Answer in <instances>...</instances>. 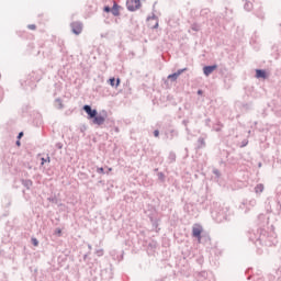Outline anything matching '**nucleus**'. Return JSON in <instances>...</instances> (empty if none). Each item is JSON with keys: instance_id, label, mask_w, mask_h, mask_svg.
<instances>
[{"instance_id": "nucleus-47", "label": "nucleus", "mask_w": 281, "mask_h": 281, "mask_svg": "<svg viewBox=\"0 0 281 281\" xmlns=\"http://www.w3.org/2000/svg\"><path fill=\"white\" fill-rule=\"evenodd\" d=\"M157 27H159V22H156V24L154 25V30H157Z\"/></svg>"}, {"instance_id": "nucleus-61", "label": "nucleus", "mask_w": 281, "mask_h": 281, "mask_svg": "<svg viewBox=\"0 0 281 281\" xmlns=\"http://www.w3.org/2000/svg\"><path fill=\"white\" fill-rule=\"evenodd\" d=\"M85 258H87V255H85Z\"/></svg>"}, {"instance_id": "nucleus-14", "label": "nucleus", "mask_w": 281, "mask_h": 281, "mask_svg": "<svg viewBox=\"0 0 281 281\" xmlns=\"http://www.w3.org/2000/svg\"><path fill=\"white\" fill-rule=\"evenodd\" d=\"M2 203L4 207H10V205H12V195L10 194L4 195Z\"/></svg>"}, {"instance_id": "nucleus-39", "label": "nucleus", "mask_w": 281, "mask_h": 281, "mask_svg": "<svg viewBox=\"0 0 281 281\" xmlns=\"http://www.w3.org/2000/svg\"><path fill=\"white\" fill-rule=\"evenodd\" d=\"M150 19L157 21V15L153 14L151 16H148V18H147V21H150Z\"/></svg>"}, {"instance_id": "nucleus-1", "label": "nucleus", "mask_w": 281, "mask_h": 281, "mask_svg": "<svg viewBox=\"0 0 281 281\" xmlns=\"http://www.w3.org/2000/svg\"><path fill=\"white\" fill-rule=\"evenodd\" d=\"M211 216L215 223H225V221H232L234 212L232 211V209H229V206L216 203L211 210Z\"/></svg>"}, {"instance_id": "nucleus-12", "label": "nucleus", "mask_w": 281, "mask_h": 281, "mask_svg": "<svg viewBox=\"0 0 281 281\" xmlns=\"http://www.w3.org/2000/svg\"><path fill=\"white\" fill-rule=\"evenodd\" d=\"M243 1H245L244 10L246 12H251L254 10V0H243Z\"/></svg>"}, {"instance_id": "nucleus-46", "label": "nucleus", "mask_w": 281, "mask_h": 281, "mask_svg": "<svg viewBox=\"0 0 281 281\" xmlns=\"http://www.w3.org/2000/svg\"><path fill=\"white\" fill-rule=\"evenodd\" d=\"M15 146H21V139H18V140L15 142Z\"/></svg>"}, {"instance_id": "nucleus-3", "label": "nucleus", "mask_w": 281, "mask_h": 281, "mask_svg": "<svg viewBox=\"0 0 281 281\" xmlns=\"http://www.w3.org/2000/svg\"><path fill=\"white\" fill-rule=\"evenodd\" d=\"M82 111H85V113H87L88 120H91L92 124H94L95 126H102V124H104V122H106V117L103 116L102 114L98 113V110L91 108V105H89V104H85L82 106Z\"/></svg>"}, {"instance_id": "nucleus-21", "label": "nucleus", "mask_w": 281, "mask_h": 281, "mask_svg": "<svg viewBox=\"0 0 281 281\" xmlns=\"http://www.w3.org/2000/svg\"><path fill=\"white\" fill-rule=\"evenodd\" d=\"M168 80H171V82H177V79L179 78L176 72L168 75Z\"/></svg>"}, {"instance_id": "nucleus-45", "label": "nucleus", "mask_w": 281, "mask_h": 281, "mask_svg": "<svg viewBox=\"0 0 281 281\" xmlns=\"http://www.w3.org/2000/svg\"><path fill=\"white\" fill-rule=\"evenodd\" d=\"M24 133L23 132H20L16 136L18 139H21L23 137Z\"/></svg>"}, {"instance_id": "nucleus-30", "label": "nucleus", "mask_w": 281, "mask_h": 281, "mask_svg": "<svg viewBox=\"0 0 281 281\" xmlns=\"http://www.w3.org/2000/svg\"><path fill=\"white\" fill-rule=\"evenodd\" d=\"M41 161H42V166H44V164H47V162L49 164L50 158L49 156H47V158H42Z\"/></svg>"}, {"instance_id": "nucleus-2", "label": "nucleus", "mask_w": 281, "mask_h": 281, "mask_svg": "<svg viewBox=\"0 0 281 281\" xmlns=\"http://www.w3.org/2000/svg\"><path fill=\"white\" fill-rule=\"evenodd\" d=\"M248 238L250 243H254L256 246L265 245L266 247H271V245H273L271 239H269L267 231L265 229L251 231L248 235Z\"/></svg>"}, {"instance_id": "nucleus-19", "label": "nucleus", "mask_w": 281, "mask_h": 281, "mask_svg": "<svg viewBox=\"0 0 281 281\" xmlns=\"http://www.w3.org/2000/svg\"><path fill=\"white\" fill-rule=\"evenodd\" d=\"M169 133V136L167 135L169 139H175V137H179V132L177 130H170Z\"/></svg>"}, {"instance_id": "nucleus-58", "label": "nucleus", "mask_w": 281, "mask_h": 281, "mask_svg": "<svg viewBox=\"0 0 281 281\" xmlns=\"http://www.w3.org/2000/svg\"><path fill=\"white\" fill-rule=\"evenodd\" d=\"M154 227H157V223H154Z\"/></svg>"}, {"instance_id": "nucleus-27", "label": "nucleus", "mask_w": 281, "mask_h": 281, "mask_svg": "<svg viewBox=\"0 0 281 281\" xmlns=\"http://www.w3.org/2000/svg\"><path fill=\"white\" fill-rule=\"evenodd\" d=\"M31 243L33 247H38V239L36 237H32Z\"/></svg>"}, {"instance_id": "nucleus-22", "label": "nucleus", "mask_w": 281, "mask_h": 281, "mask_svg": "<svg viewBox=\"0 0 281 281\" xmlns=\"http://www.w3.org/2000/svg\"><path fill=\"white\" fill-rule=\"evenodd\" d=\"M222 128H223V124L221 123H217L213 126V131H215L216 133H221Z\"/></svg>"}, {"instance_id": "nucleus-53", "label": "nucleus", "mask_w": 281, "mask_h": 281, "mask_svg": "<svg viewBox=\"0 0 281 281\" xmlns=\"http://www.w3.org/2000/svg\"><path fill=\"white\" fill-rule=\"evenodd\" d=\"M188 135H190V128L186 127Z\"/></svg>"}, {"instance_id": "nucleus-40", "label": "nucleus", "mask_w": 281, "mask_h": 281, "mask_svg": "<svg viewBox=\"0 0 281 281\" xmlns=\"http://www.w3.org/2000/svg\"><path fill=\"white\" fill-rule=\"evenodd\" d=\"M182 124H183V126L188 127V124H190V121L183 120V121H182Z\"/></svg>"}, {"instance_id": "nucleus-55", "label": "nucleus", "mask_w": 281, "mask_h": 281, "mask_svg": "<svg viewBox=\"0 0 281 281\" xmlns=\"http://www.w3.org/2000/svg\"><path fill=\"white\" fill-rule=\"evenodd\" d=\"M121 260H124V254L121 255Z\"/></svg>"}, {"instance_id": "nucleus-43", "label": "nucleus", "mask_w": 281, "mask_h": 281, "mask_svg": "<svg viewBox=\"0 0 281 281\" xmlns=\"http://www.w3.org/2000/svg\"><path fill=\"white\" fill-rule=\"evenodd\" d=\"M205 126H210V122H212V120H210V119H205Z\"/></svg>"}, {"instance_id": "nucleus-18", "label": "nucleus", "mask_w": 281, "mask_h": 281, "mask_svg": "<svg viewBox=\"0 0 281 281\" xmlns=\"http://www.w3.org/2000/svg\"><path fill=\"white\" fill-rule=\"evenodd\" d=\"M255 192H256L257 194H262V192H265V184L258 183V184L255 187Z\"/></svg>"}, {"instance_id": "nucleus-31", "label": "nucleus", "mask_w": 281, "mask_h": 281, "mask_svg": "<svg viewBox=\"0 0 281 281\" xmlns=\"http://www.w3.org/2000/svg\"><path fill=\"white\" fill-rule=\"evenodd\" d=\"M169 159H170L171 161H175V160L177 159V155H176L175 153H170V154H169Z\"/></svg>"}, {"instance_id": "nucleus-25", "label": "nucleus", "mask_w": 281, "mask_h": 281, "mask_svg": "<svg viewBox=\"0 0 281 281\" xmlns=\"http://www.w3.org/2000/svg\"><path fill=\"white\" fill-rule=\"evenodd\" d=\"M191 30H193V32H199V30H201V26L196 23L191 25Z\"/></svg>"}, {"instance_id": "nucleus-60", "label": "nucleus", "mask_w": 281, "mask_h": 281, "mask_svg": "<svg viewBox=\"0 0 281 281\" xmlns=\"http://www.w3.org/2000/svg\"><path fill=\"white\" fill-rule=\"evenodd\" d=\"M157 170H159V169H155V172H157Z\"/></svg>"}, {"instance_id": "nucleus-23", "label": "nucleus", "mask_w": 281, "mask_h": 281, "mask_svg": "<svg viewBox=\"0 0 281 281\" xmlns=\"http://www.w3.org/2000/svg\"><path fill=\"white\" fill-rule=\"evenodd\" d=\"M158 179L159 181H161V183L166 182V175L164 172H158Z\"/></svg>"}, {"instance_id": "nucleus-52", "label": "nucleus", "mask_w": 281, "mask_h": 281, "mask_svg": "<svg viewBox=\"0 0 281 281\" xmlns=\"http://www.w3.org/2000/svg\"><path fill=\"white\" fill-rule=\"evenodd\" d=\"M98 256H102V250L97 251Z\"/></svg>"}, {"instance_id": "nucleus-13", "label": "nucleus", "mask_w": 281, "mask_h": 281, "mask_svg": "<svg viewBox=\"0 0 281 281\" xmlns=\"http://www.w3.org/2000/svg\"><path fill=\"white\" fill-rule=\"evenodd\" d=\"M256 78H262L263 80H267V78H269V75L265 69H256Z\"/></svg>"}, {"instance_id": "nucleus-59", "label": "nucleus", "mask_w": 281, "mask_h": 281, "mask_svg": "<svg viewBox=\"0 0 281 281\" xmlns=\"http://www.w3.org/2000/svg\"><path fill=\"white\" fill-rule=\"evenodd\" d=\"M88 249H91V245H88Z\"/></svg>"}, {"instance_id": "nucleus-38", "label": "nucleus", "mask_w": 281, "mask_h": 281, "mask_svg": "<svg viewBox=\"0 0 281 281\" xmlns=\"http://www.w3.org/2000/svg\"><path fill=\"white\" fill-rule=\"evenodd\" d=\"M247 144H249V140H243L241 145H240V148H245V146H247Z\"/></svg>"}, {"instance_id": "nucleus-50", "label": "nucleus", "mask_w": 281, "mask_h": 281, "mask_svg": "<svg viewBox=\"0 0 281 281\" xmlns=\"http://www.w3.org/2000/svg\"><path fill=\"white\" fill-rule=\"evenodd\" d=\"M115 133H120V127L114 128Z\"/></svg>"}, {"instance_id": "nucleus-36", "label": "nucleus", "mask_w": 281, "mask_h": 281, "mask_svg": "<svg viewBox=\"0 0 281 281\" xmlns=\"http://www.w3.org/2000/svg\"><path fill=\"white\" fill-rule=\"evenodd\" d=\"M55 148L63 150V143H56Z\"/></svg>"}, {"instance_id": "nucleus-48", "label": "nucleus", "mask_w": 281, "mask_h": 281, "mask_svg": "<svg viewBox=\"0 0 281 281\" xmlns=\"http://www.w3.org/2000/svg\"><path fill=\"white\" fill-rule=\"evenodd\" d=\"M198 95H203V90H198Z\"/></svg>"}, {"instance_id": "nucleus-10", "label": "nucleus", "mask_w": 281, "mask_h": 281, "mask_svg": "<svg viewBox=\"0 0 281 281\" xmlns=\"http://www.w3.org/2000/svg\"><path fill=\"white\" fill-rule=\"evenodd\" d=\"M216 69H218V65L214 64V65H207L203 67V74L204 76H210L211 74H214V71H216Z\"/></svg>"}, {"instance_id": "nucleus-4", "label": "nucleus", "mask_w": 281, "mask_h": 281, "mask_svg": "<svg viewBox=\"0 0 281 281\" xmlns=\"http://www.w3.org/2000/svg\"><path fill=\"white\" fill-rule=\"evenodd\" d=\"M192 238H196L199 244L203 243V238H205V240H210V236H203V226H201L200 224L193 225Z\"/></svg>"}, {"instance_id": "nucleus-44", "label": "nucleus", "mask_w": 281, "mask_h": 281, "mask_svg": "<svg viewBox=\"0 0 281 281\" xmlns=\"http://www.w3.org/2000/svg\"><path fill=\"white\" fill-rule=\"evenodd\" d=\"M85 131H87V126H86V125H82V126L80 127V132H81V133H85Z\"/></svg>"}, {"instance_id": "nucleus-37", "label": "nucleus", "mask_w": 281, "mask_h": 281, "mask_svg": "<svg viewBox=\"0 0 281 281\" xmlns=\"http://www.w3.org/2000/svg\"><path fill=\"white\" fill-rule=\"evenodd\" d=\"M27 30H36V24H29Z\"/></svg>"}, {"instance_id": "nucleus-56", "label": "nucleus", "mask_w": 281, "mask_h": 281, "mask_svg": "<svg viewBox=\"0 0 281 281\" xmlns=\"http://www.w3.org/2000/svg\"><path fill=\"white\" fill-rule=\"evenodd\" d=\"M258 166H259V168H260V167H262V162H259V165H258Z\"/></svg>"}, {"instance_id": "nucleus-41", "label": "nucleus", "mask_w": 281, "mask_h": 281, "mask_svg": "<svg viewBox=\"0 0 281 281\" xmlns=\"http://www.w3.org/2000/svg\"><path fill=\"white\" fill-rule=\"evenodd\" d=\"M154 137H159V130L154 131Z\"/></svg>"}, {"instance_id": "nucleus-24", "label": "nucleus", "mask_w": 281, "mask_h": 281, "mask_svg": "<svg viewBox=\"0 0 281 281\" xmlns=\"http://www.w3.org/2000/svg\"><path fill=\"white\" fill-rule=\"evenodd\" d=\"M256 16H257V19H260V20L262 21V20H265V12H262V11H257V12H256Z\"/></svg>"}, {"instance_id": "nucleus-8", "label": "nucleus", "mask_w": 281, "mask_h": 281, "mask_svg": "<svg viewBox=\"0 0 281 281\" xmlns=\"http://www.w3.org/2000/svg\"><path fill=\"white\" fill-rule=\"evenodd\" d=\"M71 32L76 36H79V34H82V23L81 22H72L70 24Z\"/></svg>"}, {"instance_id": "nucleus-29", "label": "nucleus", "mask_w": 281, "mask_h": 281, "mask_svg": "<svg viewBox=\"0 0 281 281\" xmlns=\"http://www.w3.org/2000/svg\"><path fill=\"white\" fill-rule=\"evenodd\" d=\"M213 175H215L217 179L221 178V171L218 169H213Z\"/></svg>"}, {"instance_id": "nucleus-20", "label": "nucleus", "mask_w": 281, "mask_h": 281, "mask_svg": "<svg viewBox=\"0 0 281 281\" xmlns=\"http://www.w3.org/2000/svg\"><path fill=\"white\" fill-rule=\"evenodd\" d=\"M199 150H201V148H205V138L203 137H200L198 139V147H196Z\"/></svg>"}, {"instance_id": "nucleus-51", "label": "nucleus", "mask_w": 281, "mask_h": 281, "mask_svg": "<svg viewBox=\"0 0 281 281\" xmlns=\"http://www.w3.org/2000/svg\"><path fill=\"white\" fill-rule=\"evenodd\" d=\"M113 170V168H108L106 175H109V172H111Z\"/></svg>"}, {"instance_id": "nucleus-6", "label": "nucleus", "mask_w": 281, "mask_h": 281, "mask_svg": "<svg viewBox=\"0 0 281 281\" xmlns=\"http://www.w3.org/2000/svg\"><path fill=\"white\" fill-rule=\"evenodd\" d=\"M126 8L128 12H137L142 8V0H126Z\"/></svg>"}, {"instance_id": "nucleus-49", "label": "nucleus", "mask_w": 281, "mask_h": 281, "mask_svg": "<svg viewBox=\"0 0 281 281\" xmlns=\"http://www.w3.org/2000/svg\"><path fill=\"white\" fill-rule=\"evenodd\" d=\"M149 247H151V249H153V248H155V247H156V244H155V243L149 244Z\"/></svg>"}, {"instance_id": "nucleus-5", "label": "nucleus", "mask_w": 281, "mask_h": 281, "mask_svg": "<svg viewBox=\"0 0 281 281\" xmlns=\"http://www.w3.org/2000/svg\"><path fill=\"white\" fill-rule=\"evenodd\" d=\"M280 194H277V198H269L268 204L270 205L271 212H274V214H280L281 212V201H280Z\"/></svg>"}, {"instance_id": "nucleus-33", "label": "nucleus", "mask_w": 281, "mask_h": 281, "mask_svg": "<svg viewBox=\"0 0 281 281\" xmlns=\"http://www.w3.org/2000/svg\"><path fill=\"white\" fill-rule=\"evenodd\" d=\"M112 8L109 5H104L103 7V12H106V14H109V12H111Z\"/></svg>"}, {"instance_id": "nucleus-26", "label": "nucleus", "mask_w": 281, "mask_h": 281, "mask_svg": "<svg viewBox=\"0 0 281 281\" xmlns=\"http://www.w3.org/2000/svg\"><path fill=\"white\" fill-rule=\"evenodd\" d=\"M97 172L98 175H106V171H104V167H98Z\"/></svg>"}, {"instance_id": "nucleus-35", "label": "nucleus", "mask_w": 281, "mask_h": 281, "mask_svg": "<svg viewBox=\"0 0 281 281\" xmlns=\"http://www.w3.org/2000/svg\"><path fill=\"white\" fill-rule=\"evenodd\" d=\"M55 234H56V236H61L63 235V229L56 228Z\"/></svg>"}, {"instance_id": "nucleus-17", "label": "nucleus", "mask_w": 281, "mask_h": 281, "mask_svg": "<svg viewBox=\"0 0 281 281\" xmlns=\"http://www.w3.org/2000/svg\"><path fill=\"white\" fill-rule=\"evenodd\" d=\"M21 182H22V186L26 188V190H30V188L34 186V182H32V180L30 179H22Z\"/></svg>"}, {"instance_id": "nucleus-16", "label": "nucleus", "mask_w": 281, "mask_h": 281, "mask_svg": "<svg viewBox=\"0 0 281 281\" xmlns=\"http://www.w3.org/2000/svg\"><path fill=\"white\" fill-rule=\"evenodd\" d=\"M54 106L55 109L63 111V109H65V104H63V99L60 98L55 99Z\"/></svg>"}, {"instance_id": "nucleus-34", "label": "nucleus", "mask_w": 281, "mask_h": 281, "mask_svg": "<svg viewBox=\"0 0 281 281\" xmlns=\"http://www.w3.org/2000/svg\"><path fill=\"white\" fill-rule=\"evenodd\" d=\"M243 109H245V111H249V109H251V104H249V103H244V104H243Z\"/></svg>"}, {"instance_id": "nucleus-62", "label": "nucleus", "mask_w": 281, "mask_h": 281, "mask_svg": "<svg viewBox=\"0 0 281 281\" xmlns=\"http://www.w3.org/2000/svg\"><path fill=\"white\" fill-rule=\"evenodd\" d=\"M0 78H1V74H0Z\"/></svg>"}, {"instance_id": "nucleus-7", "label": "nucleus", "mask_w": 281, "mask_h": 281, "mask_svg": "<svg viewBox=\"0 0 281 281\" xmlns=\"http://www.w3.org/2000/svg\"><path fill=\"white\" fill-rule=\"evenodd\" d=\"M256 199H251L250 201H244L240 205H239V210H245V214H247V212H249L251 209L250 207H256Z\"/></svg>"}, {"instance_id": "nucleus-32", "label": "nucleus", "mask_w": 281, "mask_h": 281, "mask_svg": "<svg viewBox=\"0 0 281 281\" xmlns=\"http://www.w3.org/2000/svg\"><path fill=\"white\" fill-rule=\"evenodd\" d=\"M49 203H58V199L56 196L48 198Z\"/></svg>"}, {"instance_id": "nucleus-9", "label": "nucleus", "mask_w": 281, "mask_h": 281, "mask_svg": "<svg viewBox=\"0 0 281 281\" xmlns=\"http://www.w3.org/2000/svg\"><path fill=\"white\" fill-rule=\"evenodd\" d=\"M101 279L102 280H112L113 279V269L111 266L109 268L101 270Z\"/></svg>"}, {"instance_id": "nucleus-11", "label": "nucleus", "mask_w": 281, "mask_h": 281, "mask_svg": "<svg viewBox=\"0 0 281 281\" xmlns=\"http://www.w3.org/2000/svg\"><path fill=\"white\" fill-rule=\"evenodd\" d=\"M110 87H114L115 89H117L122 82V80L120 78H115V77H111L108 80Z\"/></svg>"}, {"instance_id": "nucleus-57", "label": "nucleus", "mask_w": 281, "mask_h": 281, "mask_svg": "<svg viewBox=\"0 0 281 281\" xmlns=\"http://www.w3.org/2000/svg\"><path fill=\"white\" fill-rule=\"evenodd\" d=\"M99 183H104V181L100 180Z\"/></svg>"}, {"instance_id": "nucleus-54", "label": "nucleus", "mask_w": 281, "mask_h": 281, "mask_svg": "<svg viewBox=\"0 0 281 281\" xmlns=\"http://www.w3.org/2000/svg\"><path fill=\"white\" fill-rule=\"evenodd\" d=\"M203 12H205V14H206L207 13V9L202 10V14H203Z\"/></svg>"}, {"instance_id": "nucleus-28", "label": "nucleus", "mask_w": 281, "mask_h": 281, "mask_svg": "<svg viewBox=\"0 0 281 281\" xmlns=\"http://www.w3.org/2000/svg\"><path fill=\"white\" fill-rule=\"evenodd\" d=\"M184 71H188V68L178 69V70L176 71V75H177L178 77H180L181 74H183Z\"/></svg>"}, {"instance_id": "nucleus-42", "label": "nucleus", "mask_w": 281, "mask_h": 281, "mask_svg": "<svg viewBox=\"0 0 281 281\" xmlns=\"http://www.w3.org/2000/svg\"><path fill=\"white\" fill-rule=\"evenodd\" d=\"M255 281H265V278H262V277H255Z\"/></svg>"}, {"instance_id": "nucleus-15", "label": "nucleus", "mask_w": 281, "mask_h": 281, "mask_svg": "<svg viewBox=\"0 0 281 281\" xmlns=\"http://www.w3.org/2000/svg\"><path fill=\"white\" fill-rule=\"evenodd\" d=\"M120 4H117V2H114L112 5V10L111 13L113 14V16H120Z\"/></svg>"}]
</instances>
